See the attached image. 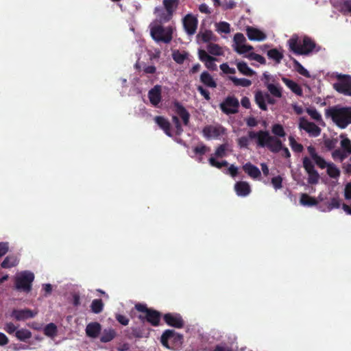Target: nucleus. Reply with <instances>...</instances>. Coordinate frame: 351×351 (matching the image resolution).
<instances>
[{"label": "nucleus", "instance_id": "16", "mask_svg": "<svg viewBox=\"0 0 351 351\" xmlns=\"http://www.w3.org/2000/svg\"><path fill=\"white\" fill-rule=\"evenodd\" d=\"M154 120L158 127L163 130L166 135L170 137L173 136L171 123L167 119L162 116H156Z\"/></svg>", "mask_w": 351, "mask_h": 351}, {"label": "nucleus", "instance_id": "11", "mask_svg": "<svg viewBox=\"0 0 351 351\" xmlns=\"http://www.w3.org/2000/svg\"><path fill=\"white\" fill-rule=\"evenodd\" d=\"M163 319L168 326L176 328H182L184 325V322L179 313H166L163 315Z\"/></svg>", "mask_w": 351, "mask_h": 351}, {"label": "nucleus", "instance_id": "29", "mask_svg": "<svg viewBox=\"0 0 351 351\" xmlns=\"http://www.w3.org/2000/svg\"><path fill=\"white\" fill-rule=\"evenodd\" d=\"M15 337L21 341L27 342L32 337V333L27 328H21L16 331Z\"/></svg>", "mask_w": 351, "mask_h": 351}, {"label": "nucleus", "instance_id": "8", "mask_svg": "<svg viewBox=\"0 0 351 351\" xmlns=\"http://www.w3.org/2000/svg\"><path fill=\"white\" fill-rule=\"evenodd\" d=\"M219 108L226 114H236L239 111V101L234 96H228L219 104Z\"/></svg>", "mask_w": 351, "mask_h": 351}, {"label": "nucleus", "instance_id": "60", "mask_svg": "<svg viewBox=\"0 0 351 351\" xmlns=\"http://www.w3.org/2000/svg\"><path fill=\"white\" fill-rule=\"evenodd\" d=\"M216 60H217V58L212 56V60H208L204 62L206 67L210 71H217V66L215 63V61H216Z\"/></svg>", "mask_w": 351, "mask_h": 351}, {"label": "nucleus", "instance_id": "25", "mask_svg": "<svg viewBox=\"0 0 351 351\" xmlns=\"http://www.w3.org/2000/svg\"><path fill=\"white\" fill-rule=\"evenodd\" d=\"M254 100L256 104L262 110L266 111L267 106L265 100V93L261 90H257L255 93Z\"/></svg>", "mask_w": 351, "mask_h": 351}, {"label": "nucleus", "instance_id": "37", "mask_svg": "<svg viewBox=\"0 0 351 351\" xmlns=\"http://www.w3.org/2000/svg\"><path fill=\"white\" fill-rule=\"evenodd\" d=\"M293 63L295 70L300 75L310 77L311 75L309 72L295 58H293Z\"/></svg>", "mask_w": 351, "mask_h": 351}, {"label": "nucleus", "instance_id": "14", "mask_svg": "<svg viewBox=\"0 0 351 351\" xmlns=\"http://www.w3.org/2000/svg\"><path fill=\"white\" fill-rule=\"evenodd\" d=\"M154 13L156 15L160 23H165L170 21L174 14L160 7H156Z\"/></svg>", "mask_w": 351, "mask_h": 351}, {"label": "nucleus", "instance_id": "26", "mask_svg": "<svg viewBox=\"0 0 351 351\" xmlns=\"http://www.w3.org/2000/svg\"><path fill=\"white\" fill-rule=\"evenodd\" d=\"M282 82L286 84V86L289 88L293 93L296 94L297 95L301 96L302 95V89L300 86L295 82L294 81L283 77Z\"/></svg>", "mask_w": 351, "mask_h": 351}, {"label": "nucleus", "instance_id": "21", "mask_svg": "<svg viewBox=\"0 0 351 351\" xmlns=\"http://www.w3.org/2000/svg\"><path fill=\"white\" fill-rule=\"evenodd\" d=\"M242 169L252 179H258L261 176L260 169L250 162L243 165Z\"/></svg>", "mask_w": 351, "mask_h": 351}, {"label": "nucleus", "instance_id": "49", "mask_svg": "<svg viewBox=\"0 0 351 351\" xmlns=\"http://www.w3.org/2000/svg\"><path fill=\"white\" fill-rule=\"evenodd\" d=\"M303 167L306 173L315 170L313 162L306 156L303 158Z\"/></svg>", "mask_w": 351, "mask_h": 351}, {"label": "nucleus", "instance_id": "61", "mask_svg": "<svg viewBox=\"0 0 351 351\" xmlns=\"http://www.w3.org/2000/svg\"><path fill=\"white\" fill-rule=\"evenodd\" d=\"M199 59L205 62L208 60H212V56L208 55V53L204 49H199L198 51Z\"/></svg>", "mask_w": 351, "mask_h": 351}, {"label": "nucleus", "instance_id": "31", "mask_svg": "<svg viewBox=\"0 0 351 351\" xmlns=\"http://www.w3.org/2000/svg\"><path fill=\"white\" fill-rule=\"evenodd\" d=\"M267 55L269 59L274 60L276 64L280 63L281 60L284 58L283 53L276 48L268 50Z\"/></svg>", "mask_w": 351, "mask_h": 351}, {"label": "nucleus", "instance_id": "3", "mask_svg": "<svg viewBox=\"0 0 351 351\" xmlns=\"http://www.w3.org/2000/svg\"><path fill=\"white\" fill-rule=\"evenodd\" d=\"M326 116L340 128L344 129L351 123V107L333 106L326 110Z\"/></svg>", "mask_w": 351, "mask_h": 351}, {"label": "nucleus", "instance_id": "48", "mask_svg": "<svg viewBox=\"0 0 351 351\" xmlns=\"http://www.w3.org/2000/svg\"><path fill=\"white\" fill-rule=\"evenodd\" d=\"M308 175V182L311 184H316L318 183L319 180V175L318 172L315 170L313 171H311L307 173Z\"/></svg>", "mask_w": 351, "mask_h": 351}, {"label": "nucleus", "instance_id": "9", "mask_svg": "<svg viewBox=\"0 0 351 351\" xmlns=\"http://www.w3.org/2000/svg\"><path fill=\"white\" fill-rule=\"evenodd\" d=\"M299 128L313 137L318 136L321 133V129L315 123L308 121L304 117L300 118Z\"/></svg>", "mask_w": 351, "mask_h": 351}, {"label": "nucleus", "instance_id": "50", "mask_svg": "<svg viewBox=\"0 0 351 351\" xmlns=\"http://www.w3.org/2000/svg\"><path fill=\"white\" fill-rule=\"evenodd\" d=\"M247 58L250 60H255L258 62H259L261 64H266V60L265 58L262 56L261 55H259L258 53L252 52L248 54Z\"/></svg>", "mask_w": 351, "mask_h": 351}, {"label": "nucleus", "instance_id": "19", "mask_svg": "<svg viewBox=\"0 0 351 351\" xmlns=\"http://www.w3.org/2000/svg\"><path fill=\"white\" fill-rule=\"evenodd\" d=\"M246 34L250 40L262 41L267 38L265 33L253 27H247Z\"/></svg>", "mask_w": 351, "mask_h": 351}, {"label": "nucleus", "instance_id": "53", "mask_svg": "<svg viewBox=\"0 0 351 351\" xmlns=\"http://www.w3.org/2000/svg\"><path fill=\"white\" fill-rule=\"evenodd\" d=\"M217 31L219 32L228 34L230 32V25L227 22H220L217 24Z\"/></svg>", "mask_w": 351, "mask_h": 351}, {"label": "nucleus", "instance_id": "57", "mask_svg": "<svg viewBox=\"0 0 351 351\" xmlns=\"http://www.w3.org/2000/svg\"><path fill=\"white\" fill-rule=\"evenodd\" d=\"M306 112L308 114V115L311 116V117L315 120L316 121H319L322 120V116L321 114L317 112V110L315 108H307Z\"/></svg>", "mask_w": 351, "mask_h": 351}, {"label": "nucleus", "instance_id": "1", "mask_svg": "<svg viewBox=\"0 0 351 351\" xmlns=\"http://www.w3.org/2000/svg\"><path fill=\"white\" fill-rule=\"evenodd\" d=\"M287 45L289 51L298 56H308L320 49L315 40L306 35L300 37L298 34H293L287 40Z\"/></svg>", "mask_w": 351, "mask_h": 351}, {"label": "nucleus", "instance_id": "44", "mask_svg": "<svg viewBox=\"0 0 351 351\" xmlns=\"http://www.w3.org/2000/svg\"><path fill=\"white\" fill-rule=\"evenodd\" d=\"M207 50L209 53L214 56H220L222 54L221 47L217 44L209 43L207 46Z\"/></svg>", "mask_w": 351, "mask_h": 351}, {"label": "nucleus", "instance_id": "41", "mask_svg": "<svg viewBox=\"0 0 351 351\" xmlns=\"http://www.w3.org/2000/svg\"><path fill=\"white\" fill-rule=\"evenodd\" d=\"M348 156L349 154L341 149H335L332 153L333 159L339 160L340 162H343Z\"/></svg>", "mask_w": 351, "mask_h": 351}, {"label": "nucleus", "instance_id": "20", "mask_svg": "<svg viewBox=\"0 0 351 351\" xmlns=\"http://www.w3.org/2000/svg\"><path fill=\"white\" fill-rule=\"evenodd\" d=\"M146 322L153 326H158L161 319V313L153 308H151L147 314L145 315Z\"/></svg>", "mask_w": 351, "mask_h": 351}, {"label": "nucleus", "instance_id": "12", "mask_svg": "<svg viewBox=\"0 0 351 351\" xmlns=\"http://www.w3.org/2000/svg\"><path fill=\"white\" fill-rule=\"evenodd\" d=\"M198 21L196 17L191 14H186L183 19V26L185 32L189 36L196 32Z\"/></svg>", "mask_w": 351, "mask_h": 351}, {"label": "nucleus", "instance_id": "38", "mask_svg": "<svg viewBox=\"0 0 351 351\" xmlns=\"http://www.w3.org/2000/svg\"><path fill=\"white\" fill-rule=\"evenodd\" d=\"M44 334L49 337H54L57 334V326L53 323L48 324L44 328Z\"/></svg>", "mask_w": 351, "mask_h": 351}, {"label": "nucleus", "instance_id": "62", "mask_svg": "<svg viewBox=\"0 0 351 351\" xmlns=\"http://www.w3.org/2000/svg\"><path fill=\"white\" fill-rule=\"evenodd\" d=\"M220 69L226 74H234L236 70L234 68H230L227 63H223L220 66Z\"/></svg>", "mask_w": 351, "mask_h": 351}, {"label": "nucleus", "instance_id": "32", "mask_svg": "<svg viewBox=\"0 0 351 351\" xmlns=\"http://www.w3.org/2000/svg\"><path fill=\"white\" fill-rule=\"evenodd\" d=\"M300 202L303 206H313L318 204V201L306 193H302L300 197Z\"/></svg>", "mask_w": 351, "mask_h": 351}, {"label": "nucleus", "instance_id": "7", "mask_svg": "<svg viewBox=\"0 0 351 351\" xmlns=\"http://www.w3.org/2000/svg\"><path fill=\"white\" fill-rule=\"evenodd\" d=\"M337 80L338 82L333 84L334 89L341 94L351 96V76L339 75Z\"/></svg>", "mask_w": 351, "mask_h": 351}, {"label": "nucleus", "instance_id": "47", "mask_svg": "<svg viewBox=\"0 0 351 351\" xmlns=\"http://www.w3.org/2000/svg\"><path fill=\"white\" fill-rule=\"evenodd\" d=\"M197 38H201V40L204 43H208L213 39L214 35L212 31L206 30L202 34H199L197 36Z\"/></svg>", "mask_w": 351, "mask_h": 351}, {"label": "nucleus", "instance_id": "30", "mask_svg": "<svg viewBox=\"0 0 351 351\" xmlns=\"http://www.w3.org/2000/svg\"><path fill=\"white\" fill-rule=\"evenodd\" d=\"M189 53L184 51L182 52L179 50H174L172 52L173 60L179 64H182L188 58Z\"/></svg>", "mask_w": 351, "mask_h": 351}, {"label": "nucleus", "instance_id": "35", "mask_svg": "<svg viewBox=\"0 0 351 351\" xmlns=\"http://www.w3.org/2000/svg\"><path fill=\"white\" fill-rule=\"evenodd\" d=\"M229 79L236 86L248 87L252 84V82L250 80L245 78H237L234 76H230Z\"/></svg>", "mask_w": 351, "mask_h": 351}, {"label": "nucleus", "instance_id": "18", "mask_svg": "<svg viewBox=\"0 0 351 351\" xmlns=\"http://www.w3.org/2000/svg\"><path fill=\"white\" fill-rule=\"evenodd\" d=\"M175 112L182 119L184 125H188L190 120V114L186 109L178 101L173 103Z\"/></svg>", "mask_w": 351, "mask_h": 351}, {"label": "nucleus", "instance_id": "46", "mask_svg": "<svg viewBox=\"0 0 351 351\" xmlns=\"http://www.w3.org/2000/svg\"><path fill=\"white\" fill-rule=\"evenodd\" d=\"M208 162L212 167H216L219 169L223 167H227L228 165V162L226 160L219 162L214 157H210L208 159Z\"/></svg>", "mask_w": 351, "mask_h": 351}, {"label": "nucleus", "instance_id": "10", "mask_svg": "<svg viewBox=\"0 0 351 351\" xmlns=\"http://www.w3.org/2000/svg\"><path fill=\"white\" fill-rule=\"evenodd\" d=\"M225 133V128L221 125H206L202 130L203 136L206 139L217 138Z\"/></svg>", "mask_w": 351, "mask_h": 351}, {"label": "nucleus", "instance_id": "6", "mask_svg": "<svg viewBox=\"0 0 351 351\" xmlns=\"http://www.w3.org/2000/svg\"><path fill=\"white\" fill-rule=\"evenodd\" d=\"M34 275L30 271H24L16 278L15 286L16 289L29 293L32 289V283L34 281Z\"/></svg>", "mask_w": 351, "mask_h": 351}, {"label": "nucleus", "instance_id": "59", "mask_svg": "<svg viewBox=\"0 0 351 351\" xmlns=\"http://www.w3.org/2000/svg\"><path fill=\"white\" fill-rule=\"evenodd\" d=\"M337 138H327L324 140V145L329 150L334 149L337 146Z\"/></svg>", "mask_w": 351, "mask_h": 351}, {"label": "nucleus", "instance_id": "36", "mask_svg": "<svg viewBox=\"0 0 351 351\" xmlns=\"http://www.w3.org/2000/svg\"><path fill=\"white\" fill-rule=\"evenodd\" d=\"M104 306V302L101 299H95L90 304V309L93 313L98 314L103 311Z\"/></svg>", "mask_w": 351, "mask_h": 351}, {"label": "nucleus", "instance_id": "40", "mask_svg": "<svg viewBox=\"0 0 351 351\" xmlns=\"http://www.w3.org/2000/svg\"><path fill=\"white\" fill-rule=\"evenodd\" d=\"M271 132L276 137H285L286 135L284 128L279 123H276L272 125Z\"/></svg>", "mask_w": 351, "mask_h": 351}, {"label": "nucleus", "instance_id": "64", "mask_svg": "<svg viewBox=\"0 0 351 351\" xmlns=\"http://www.w3.org/2000/svg\"><path fill=\"white\" fill-rule=\"evenodd\" d=\"M313 160L316 163V165L321 169H324L327 167L328 163L326 162V160L319 155L315 157Z\"/></svg>", "mask_w": 351, "mask_h": 351}, {"label": "nucleus", "instance_id": "63", "mask_svg": "<svg viewBox=\"0 0 351 351\" xmlns=\"http://www.w3.org/2000/svg\"><path fill=\"white\" fill-rule=\"evenodd\" d=\"M10 245L8 242H0V258L5 255L9 251Z\"/></svg>", "mask_w": 351, "mask_h": 351}, {"label": "nucleus", "instance_id": "28", "mask_svg": "<svg viewBox=\"0 0 351 351\" xmlns=\"http://www.w3.org/2000/svg\"><path fill=\"white\" fill-rule=\"evenodd\" d=\"M129 334L128 335V337L129 339L132 338H143L145 337V330L143 326L139 327H132L129 329Z\"/></svg>", "mask_w": 351, "mask_h": 351}, {"label": "nucleus", "instance_id": "4", "mask_svg": "<svg viewBox=\"0 0 351 351\" xmlns=\"http://www.w3.org/2000/svg\"><path fill=\"white\" fill-rule=\"evenodd\" d=\"M160 343L168 349L180 348L183 343V335L173 330H165L161 335Z\"/></svg>", "mask_w": 351, "mask_h": 351}, {"label": "nucleus", "instance_id": "42", "mask_svg": "<svg viewBox=\"0 0 351 351\" xmlns=\"http://www.w3.org/2000/svg\"><path fill=\"white\" fill-rule=\"evenodd\" d=\"M267 88L269 91L270 94L272 95L273 96L276 97H282V90L280 87L273 84H267Z\"/></svg>", "mask_w": 351, "mask_h": 351}, {"label": "nucleus", "instance_id": "43", "mask_svg": "<svg viewBox=\"0 0 351 351\" xmlns=\"http://www.w3.org/2000/svg\"><path fill=\"white\" fill-rule=\"evenodd\" d=\"M289 145H290L291 149H293V151H294L295 152H298V153H300L303 151L304 147H303L302 145L300 143H298L292 136H290L289 137Z\"/></svg>", "mask_w": 351, "mask_h": 351}, {"label": "nucleus", "instance_id": "34", "mask_svg": "<svg viewBox=\"0 0 351 351\" xmlns=\"http://www.w3.org/2000/svg\"><path fill=\"white\" fill-rule=\"evenodd\" d=\"M179 1L178 0H163L162 4L164 6V8L165 10H167V11H171L173 13H175L176 11L178 5H179Z\"/></svg>", "mask_w": 351, "mask_h": 351}, {"label": "nucleus", "instance_id": "55", "mask_svg": "<svg viewBox=\"0 0 351 351\" xmlns=\"http://www.w3.org/2000/svg\"><path fill=\"white\" fill-rule=\"evenodd\" d=\"M271 182L275 190L280 189L282 187V178L280 176L272 178Z\"/></svg>", "mask_w": 351, "mask_h": 351}, {"label": "nucleus", "instance_id": "33", "mask_svg": "<svg viewBox=\"0 0 351 351\" xmlns=\"http://www.w3.org/2000/svg\"><path fill=\"white\" fill-rule=\"evenodd\" d=\"M237 66L239 72L245 75L251 77L253 76L255 73V72L251 68H250L247 63L245 62H239L237 64Z\"/></svg>", "mask_w": 351, "mask_h": 351}, {"label": "nucleus", "instance_id": "24", "mask_svg": "<svg viewBox=\"0 0 351 351\" xmlns=\"http://www.w3.org/2000/svg\"><path fill=\"white\" fill-rule=\"evenodd\" d=\"M19 263V258L15 254L7 256L1 263V267L4 269H8L16 266Z\"/></svg>", "mask_w": 351, "mask_h": 351}, {"label": "nucleus", "instance_id": "13", "mask_svg": "<svg viewBox=\"0 0 351 351\" xmlns=\"http://www.w3.org/2000/svg\"><path fill=\"white\" fill-rule=\"evenodd\" d=\"M36 314V312H34L28 308H25L20 310L14 309L12 312L11 315L17 321H24L27 319L34 317Z\"/></svg>", "mask_w": 351, "mask_h": 351}, {"label": "nucleus", "instance_id": "5", "mask_svg": "<svg viewBox=\"0 0 351 351\" xmlns=\"http://www.w3.org/2000/svg\"><path fill=\"white\" fill-rule=\"evenodd\" d=\"M152 38L157 43H169L173 38L171 27H164L162 25H154L150 27Z\"/></svg>", "mask_w": 351, "mask_h": 351}, {"label": "nucleus", "instance_id": "45", "mask_svg": "<svg viewBox=\"0 0 351 351\" xmlns=\"http://www.w3.org/2000/svg\"><path fill=\"white\" fill-rule=\"evenodd\" d=\"M209 151H210V147H207L202 143L193 148V152L196 155H199L201 156L204 155L206 152H208Z\"/></svg>", "mask_w": 351, "mask_h": 351}, {"label": "nucleus", "instance_id": "17", "mask_svg": "<svg viewBox=\"0 0 351 351\" xmlns=\"http://www.w3.org/2000/svg\"><path fill=\"white\" fill-rule=\"evenodd\" d=\"M234 191L238 196H247L252 191L250 185L245 181H239L234 184Z\"/></svg>", "mask_w": 351, "mask_h": 351}, {"label": "nucleus", "instance_id": "2", "mask_svg": "<svg viewBox=\"0 0 351 351\" xmlns=\"http://www.w3.org/2000/svg\"><path fill=\"white\" fill-rule=\"evenodd\" d=\"M248 136L251 140H256L258 147H267L273 153H278L282 149V141L270 135L267 130L249 131Z\"/></svg>", "mask_w": 351, "mask_h": 351}, {"label": "nucleus", "instance_id": "58", "mask_svg": "<svg viewBox=\"0 0 351 351\" xmlns=\"http://www.w3.org/2000/svg\"><path fill=\"white\" fill-rule=\"evenodd\" d=\"M227 149V146L226 144L220 145L215 152V156L217 158H223L226 156V151Z\"/></svg>", "mask_w": 351, "mask_h": 351}, {"label": "nucleus", "instance_id": "51", "mask_svg": "<svg viewBox=\"0 0 351 351\" xmlns=\"http://www.w3.org/2000/svg\"><path fill=\"white\" fill-rule=\"evenodd\" d=\"M172 121L176 127V135H181L183 132V129L180 123L179 118L177 116L172 117Z\"/></svg>", "mask_w": 351, "mask_h": 351}, {"label": "nucleus", "instance_id": "52", "mask_svg": "<svg viewBox=\"0 0 351 351\" xmlns=\"http://www.w3.org/2000/svg\"><path fill=\"white\" fill-rule=\"evenodd\" d=\"M253 47L250 45L241 44L236 46L235 51L239 54H243L246 52L253 50Z\"/></svg>", "mask_w": 351, "mask_h": 351}, {"label": "nucleus", "instance_id": "54", "mask_svg": "<svg viewBox=\"0 0 351 351\" xmlns=\"http://www.w3.org/2000/svg\"><path fill=\"white\" fill-rule=\"evenodd\" d=\"M341 146L342 147V150L346 152L347 154H351V142L348 138H346L341 141Z\"/></svg>", "mask_w": 351, "mask_h": 351}, {"label": "nucleus", "instance_id": "27", "mask_svg": "<svg viewBox=\"0 0 351 351\" xmlns=\"http://www.w3.org/2000/svg\"><path fill=\"white\" fill-rule=\"evenodd\" d=\"M116 331L112 328H105L101 332L100 341L107 343L111 341L116 337Z\"/></svg>", "mask_w": 351, "mask_h": 351}, {"label": "nucleus", "instance_id": "23", "mask_svg": "<svg viewBox=\"0 0 351 351\" xmlns=\"http://www.w3.org/2000/svg\"><path fill=\"white\" fill-rule=\"evenodd\" d=\"M200 82L207 87L215 88L217 84L213 76L208 71H203L199 77Z\"/></svg>", "mask_w": 351, "mask_h": 351}, {"label": "nucleus", "instance_id": "15", "mask_svg": "<svg viewBox=\"0 0 351 351\" xmlns=\"http://www.w3.org/2000/svg\"><path fill=\"white\" fill-rule=\"evenodd\" d=\"M161 86L160 85H156L150 89L148 92V98L149 99L150 103L154 106H157L159 103L161 101L162 95H161Z\"/></svg>", "mask_w": 351, "mask_h": 351}, {"label": "nucleus", "instance_id": "22", "mask_svg": "<svg viewBox=\"0 0 351 351\" xmlns=\"http://www.w3.org/2000/svg\"><path fill=\"white\" fill-rule=\"evenodd\" d=\"M101 330V326L98 322H90L86 327V335L91 338H97Z\"/></svg>", "mask_w": 351, "mask_h": 351}, {"label": "nucleus", "instance_id": "56", "mask_svg": "<svg viewBox=\"0 0 351 351\" xmlns=\"http://www.w3.org/2000/svg\"><path fill=\"white\" fill-rule=\"evenodd\" d=\"M340 206V202L338 197H333L327 204V210L330 211L334 208H338Z\"/></svg>", "mask_w": 351, "mask_h": 351}, {"label": "nucleus", "instance_id": "39", "mask_svg": "<svg viewBox=\"0 0 351 351\" xmlns=\"http://www.w3.org/2000/svg\"><path fill=\"white\" fill-rule=\"evenodd\" d=\"M327 173L332 178H337L340 176V171L333 163H328L327 165Z\"/></svg>", "mask_w": 351, "mask_h": 351}]
</instances>
